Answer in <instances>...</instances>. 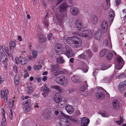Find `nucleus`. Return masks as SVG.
<instances>
[{
	"label": "nucleus",
	"mask_w": 126,
	"mask_h": 126,
	"mask_svg": "<svg viewBox=\"0 0 126 126\" xmlns=\"http://www.w3.org/2000/svg\"><path fill=\"white\" fill-rule=\"evenodd\" d=\"M73 34L81 37H87L88 39L91 38L93 35L92 32L90 31L87 30H85L80 32H75L73 33Z\"/></svg>",
	"instance_id": "1"
},
{
	"label": "nucleus",
	"mask_w": 126,
	"mask_h": 126,
	"mask_svg": "<svg viewBox=\"0 0 126 126\" xmlns=\"http://www.w3.org/2000/svg\"><path fill=\"white\" fill-rule=\"evenodd\" d=\"M97 90L98 92L96 93L95 94V96L97 99H102L104 98L105 93L109 95L107 91L101 87H99L98 88Z\"/></svg>",
	"instance_id": "2"
},
{
	"label": "nucleus",
	"mask_w": 126,
	"mask_h": 126,
	"mask_svg": "<svg viewBox=\"0 0 126 126\" xmlns=\"http://www.w3.org/2000/svg\"><path fill=\"white\" fill-rule=\"evenodd\" d=\"M55 81L57 83L63 85H66L68 81L67 78L63 76L56 77L55 79Z\"/></svg>",
	"instance_id": "3"
},
{
	"label": "nucleus",
	"mask_w": 126,
	"mask_h": 126,
	"mask_svg": "<svg viewBox=\"0 0 126 126\" xmlns=\"http://www.w3.org/2000/svg\"><path fill=\"white\" fill-rule=\"evenodd\" d=\"M64 50L65 55L68 57H71L73 55L74 53L72 48L68 46H65L64 47Z\"/></svg>",
	"instance_id": "4"
},
{
	"label": "nucleus",
	"mask_w": 126,
	"mask_h": 126,
	"mask_svg": "<svg viewBox=\"0 0 126 126\" xmlns=\"http://www.w3.org/2000/svg\"><path fill=\"white\" fill-rule=\"evenodd\" d=\"M117 63L116 66V68L117 69H120L124 64V62L122 58L120 56L117 57L116 58Z\"/></svg>",
	"instance_id": "5"
},
{
	"label": "nucleus",
	"mask_w": 126,
	"mask_h": 126,
	"mask_svg": "<svg viewBox=\"0 0 126 126\" xmlns=\"http://www.w3.org/2000/svg\"><path fill=\"white\" fill-rule=\"evenodd\" d=\"M31 104V101L29 99H27L24 101L22 107L27 112L30 111L31 110L30 105Z\"/></svg>",
	"instance_id": "6"
},
{
	"label": "nucleus",
	"mask_w": 126,
	"mask_h": 126,
	"mask_svg": "<svg viewBox=\"0 0 126 126\" xmlns=\"http://www.w3.org/2000/svg\"><path fill=\"white\" fill-rule=\"evenodd\" d=\"M76 38V39H75L72 45V46L73 47L78 48L82 44V41L81 39L78 37Z\"/></svg>",
	"instance_id": "7"
},
{
	"label": "nucleus",
	"mask_w": 126,
	"mask_h": 126,
	"mask_svg": "<svg viewBox=\"0 0 126 126\" xmlns=\"http://www.w3.org/2000/svg\"><path fill=\"white\" fill-rule=\"evenodd\" d=\"M101 31L105 33L106 32L108 26V24L106 20H104L102 21L101 25Z\"/></svg>",
	"instance_id": "8"
},
{
	"label": "nucleus",
	"mask_w": 126,
	"mask_h": 126,
	"mask_svg": "<svg viewBox=\"0 0 126 126\" xmlns=\"http://www.w3.org/2000/svg\"><path fill=\"white\" fill-rule=\"evenodd\" d=\"M60 125L61 126H70V124L67 119L61 118L60 120Z\"/></svg>",
	"instance_id": "9"
},
{
	"label": "nucleus",
	"mask_w": 126,
	"mask_h": 126,
	"mask_svg": "<svg viewBox=\"0 0 126 126\" xmlns=\"http://www.w3.org/2000/svg\"><path fill=\"white\" fill-rule=\"evenodd\" d=\"M89 21H91L94 24H97V19L96 16L95 15H92L89 16L88 18Z\"/></svg>",
	"instance_id": "10"
},
{
	"label": "nucleus",
	"mask_w": 126,
	"mask_h": 126,
	"mask_svg": "<svg viewBox=\"0 0 126 126\" xmlns=\"http://www.w3.org/2000/svg\"><path fill=\"white\" fill-rule=\"evenodd\" d=\"M70 12L72 15L76 16L79 14V11L77 7H72L70 8Z\"/></svg>",
	"instance_id": "11"
},
{
	"label": "nucleus",
	"mask_w": 126,
	"mask_h": 126,
	"mask_svg": "<svg viewBox=\"0 0 126 126\" xmlns=\"http://www.w3.org/2000/svg\"><path fill=\"white\" fill-rule=\"evenodd\" d=\"M81 123L83 126H87L90 122V120L85 117H83L81 119Z\"/></svg>",
	"instance_id": "12"
},
{
	"label": "nucleus",
	"mask_w": 126,
	"mask_h": 126,
	"mask_svg": "<svg viewBox=\"0 0 126 126\" xmlns=\"http://www.w3.org/2000/svg\"><path fill=\"white\" fill-rule=\"evenodd\" d=\"M109 11L108 20L109 22H112L115 16V14L114 12L112 10H110Z\"/></svg>",
	"instance_id": "13"
},
{
	"label": "nucleus",
	"mask_w": 126,
	"mask_h": 126,
	"mask_svg": "<svg viewBox=\"0 0 126 126\" xmlns=\"http://www.w3.org/2000/svg\"><path fill=\"white\" fill-rule=\"evenodd\" d=\"M120 104L119 101L116 99L113 101V108L115 110L119 109L120 108Z\"/></svg>",
	"instance_id": "14"
},
{
	"label": "nucleus",
	"mask_w": 126,
	"mask_h": 126,
	"mask_svg": "<svg viewBox=\"0 0 126 126\" xmlns=\"http://www.w3.org/2000/svg\"><path fill=\"white\" fill-rule=\"evenodd\" d=\"M75 27L78 29L79 30L83 26V24L82 21L79 20L77 19L75 21Z\"/></svg>",
	"instance_id": "15"
},
{
	"label": "nucleus",
	"mask_w": 126,
	"mask_h": 126,
	"mask_svg": "<svg viewBox=\"0 0 126 126\" xmlns=\"http://www.w3.org/2000/svg\"><path fill=\"white\" fill-rule=\"evenodd\" d=\"M67 7V5L65 3H63L59 6L60 11L61 12H64L66 10Z\"/></svg>",
	"instance_id": "16"
},
{
	"label": "nucleus",
	"mask_w": 126,
	"mask_h": 126,
	"mask_svg": "<svg viewBox=\"0 0 126 126\" xmlns=\"http://www.w3.org/2000/svg\"><path fill=\"white\" fill-rule=\"evenodd\" d=\"M8 93V91L7 90H5L4 91L1 90V97L3 98H4V100L5 102H6L7 98V95Z\"/></svg>",
	"instance_id": "17"
},
{
	"label": "nucleus",
	"mask_w": 126,
	"mask_h": 126,
	"mask_svg": "<svg viewBox=\"0 0 126 126\" xmlns=\"http://www.w3.org/2000/svg\"><path fill=\"white\" fill-rule=\"evenodd\" d=\"M65 108L67 112L69 114H71L73 112V108L69 105H66L65 106Z\"/></svg>",
	"instance_id": "18"
},
{
	"label": "nucleus",
	"mask_w": 126,
	"mask_h": 126,
	"mask_svg": "<svg viewBox=\"0 0 126 126\" xmlns=\"http://www.w3.org/2000/svg\"><path fill=\"white\" fill-rule=\"evenodd\" d=\"M60 94L58 93H56L54 97V101L56 103H59L61 101Z\"/></svg>",
	"instance_id": "19"
},
{
	"label": "nucleus",
	"mask_w": 126,
	"mask_h": 126,
	"mask_svg": "<svg viewBox=\"0 0 126 126\" xmlns=\"http://www.w3.org/2000/svg\"><path fill=\"white\" fill-rule=\"evenodd\" d=\"M77 36H74L72 37H68L67 38L66 42L67 43L69 44H70L72 46L75 40V38H77Z\"/></svg>",
	"instance_id": "20"
},
{
	"label": "nucleus",
	"mask_w": 126,
	"mask_h": 126,
	"mask_svg": "<svg viewBox=\"0 0 126 126\" xmlns=\"http://www.w3.org/2000/svg\"><path fill=\"white\" fill-rule=\"evenodd\" d=\"M18 61V62L22 65H24L26 63L28 62V60L25 58H19Z\"/></svg>",
	"instance_id": "21"
},
{
	"label": "nucleus",
	"mask_w": 126,
	"mask_h": 126,
	"mask_svg": "<svg viewBox=\"0 0 126 126\" xmlns=\"http://www.w3.org/2000/svg\"><path fill=\"white\" fill-rule=\"evenodd\" d=\"M126 85V80L124 81L121 82L119 84V90L120 92L122 91L124 86Z\"/></svg>",
	"instance_id": "22"
},
{
	"label": "nucleus",
	"mask_w": 126,
	"mask_h": 126,
	"mask_svg": "<svg viewBox=\"0 0 126 126\" xmlns=\"http://www.w3.org/2000/svg\"><path fill=\"white\" fill-rule=\"evenodd\" d=\"M103 45L105 46H107L108 45H109L110 46H112L111 40L110 36L108 37V39H105L104 40L103 42Z\"/></svg>",
	"instance_id": "23"
},
{
	"label": "nucleus",
	"mask_w": 126,
	"mask_h": 126,
	"mask_svg": "<svg viewBox=\"0 0 126 126\" xmlns=\"http://www.w3.org/2000/svg\"><path fill=\"white\" fill-rule=\"evenodd\" d=\"M81 65L83 67L82 70L83 72L84 73L87 72L88 70V68L86 63L85 62H82L81 63Z\"/></svg>",
	"instance_id": "24"
},
{
	"label": "nucleus",
	"mask_w": 126,
	"mask_h": 126,
	"mask_svg": "<svg viewBox=\"0 0 126 126\" xmlns=\"http://www.w3.org/2000/svg\"><path fill=\"white\" fill-rule=\"evenodd\" d=\"M113 54L114 55H116V53L115 52H113V53L111 52H108L106 55V57L107 59L109 60H111L112 58Z\"/></svg>",
	"instance_id": "25"
},
{
	"label": "nucleus",
	"mask_w": 126,
	"mask_h": 126,
	"mask_svg": "<svg viewBox=\"0 0 126 126\" xmlns=\"http://www.w3.org/2000/svg\"><path fill=\"white\" fill-rule=\"evenodd\" d=\"M34 90V87L31 86L30 85L28 86L27 87V93L28 94H30L33 92Z\"/></svg>",
	"instance_id": "26"
},
{
	"label": "nucleus",
	"mask_w": 126,
	"mask_h": 126,
	"mask_svg": "<svg viewBox=\"0 0 126 126\" xmlns=\"http://www.w3.org/2000/svg\"><path fill=\"white\" fill-rule=\"evenodd\" d=\"M95 38L96 39L99 41L101 38V33L100 31H96L95 33Z\"/></svg>",
	"instance_id": "27"
},
{
	"label": "nucleus",
	"mask_w": 126,
	"mask_h": 126,
	"mask_svg": "<svg viewBox=\"0 0 126 126\" xmlns=\"http://www.w3.org/2000/svg\"><path fill=\"white\" fill-rule=\"evenodd\" d=\"M110 3L104 2L102 4V7L104 10H107L110 7Z\"/></svg>",
	"instance_id": "28"
},
{
	"label": "nucleus",
	"mask_w": 126,
	"mask_h": 126,
	"mask_svg": "<svg viewBox=\"0 0 126 126\" xmlns=\"http://www.w3.org/2000/svg\"><path fill=\"white\" fill-rule=\"evenodd\" d=\"M71 79L74 82H77L79 81V77L77 76H74L71 78Z\"/></svg>",
	"instance_id": "29"
},
{
	"label": "nucleus",
	"mask_w": 126,
	"mask_h": 126,
	"mask_svg": "<svg viewBox=\"0 0 126 126\" xmlns=\"http://www.w3.org/2000/svg\"><path fill=\"white\" fill-rule=\"evenodd\" d=\"M99 113L103 117H108L109 116V115L106 111L103 110L99 111Z\"/></svg>",
	"instance_id": "30"
},
{
	"label": "nucleus",
	"mask_w": 126,
	"mask_h": 126,
	"mask_svg": "<svg viewBox=\"0 0 126 126\" xmlns=\"http://www.w3.org/2000/svg\"><path fill=\"white\" fill-rule=\"evenodd\" d=\"M0 61L2 62H6L7 61V56L5 55H3L1 57Z\"/></svg>",
	"instance_id": "31"
},
{
	"label": "nucleus",
	"mask_w": 126,
	"mask_h": 126,
	"mask_svg": "<svg viewBox=\"0 0 126 126\" xmlns=\"http://www.w3.org/2000/svg\"><path fill=\"white\" fill-rule=\"evenodd\" d=\"M16 41H11L9 45L10 48L11 49L14 48L16 46Z\"/></svg>",
	"instance_id": "32"
},
{
	"label": "nucleus",
	"mask_w": 126,
	"mask_h": 126,
	"mask_svg": "<svg viewBox=\"0 0 126 126\" xmlns=\"http://www.w3.org/2000/svg\"><path fill=\"white\" fill-rule=\"evenodd\" d=\"M64 61L62 57H59L57 59V63L59 64L64 63Z\"/></svg>",
	"instance_id": "33"
},
{
	"label": "nucleus",
	"mask_w": 126,
	"mask_h": 126,
	"mask_svg": "<svg viewBox=\"0 0 126 126\" xmlns=\"http://www.w3.org/2000/svg\"><path fill=\"white\" fill-rule=\"evenodd\" d=\"M39 42H40L43 43L45 41V38L43 35L41 34L39 38Z\"/></svg>",
	"instance_id": "34"
},
{
	"label": "nucleus",
	"mask_w": 126,
	"mask_h": 126,
	"mask_svg": "<svg viewBox=\"0 0 126 126\" xmlns=\"http://www.w3.org/2000/svg\"><path fill=\"white\" fill-rule=\"evenodd\" d=\"M111 78L110 77H105L104 78L102 81L103 82L108 83L111 80Z\"/></svg>",
	"instance_id": "35"
},
{
	"label": "nucleus",
	"mask_w": 126,
	"mask_h": 126,
	"mask_svg": "<svg viewBox=\"0 0 126 126\" xmlns=\"http://www.w3.org/2000/svg\"><path fill=\"white\" fill-rule=\"evenodd\" d=\"M44 86V89L43 90V91L44 92H48L49 91V88H48L47 87V85L45 84H43Z\"/></svg>",
	"instance_id": "36"
},
{
	"label": "nucleus",
	"mask_w": 126,
	"mask_h": 126,
	"mask_svg": "<svg viewBox=\"0 0 126 126\" xmlns=\"http://www.w3.org/2000/svg\"><path fill=\"white\" fill-rule=\"evenodd\" d=\"M63 71H56L54 72V74L55 76L56 77L58 76L61 74H63Z\"/></svg>",
	"instance_id": "37"
},
{
	"label": "nucleus",
	"mask_w": 126,
	"mask_h": 126,
	"mask_svg": "<svg viewBox=\"0 0 126 126\" xmlns=\"http://www.w3.org/2000/svg\"><path fill=\"white\" fill-rule=\"evenodd\" d=\"M59 68V66L58 65L56 64L54 65L52 67V70L53 71H58Z\"/></svg>",
	"instance_id": "38"
},
{
	"label": "nucleus",
	"mask_w": 126,
	"mask_h": 126,
	"mask_svg": "<svg viewBox=\"0 0 126 126\" xmlns=\"http://www.w3.org/2000/svg\"><path fill=\"white\" fill-rule=\"evenodd\" d=\"M126 76L123 73L120 74L118 75L116 77V78L118 79H122L123 78H125Z\"/></svg>",
	"instance_id": "39"
},
{
	"label": "nucleus",
	"mask_w": 126,
	"mask_h": 126,
	"mask_svg": "<svg viewBox=\"0 0 126 126\" xmlns=\"http://www.w3.org/2000/svg\"><path fill=\"white\" fill-rule=\"evenodd\" d=\"M32 53L33 57L35 58L37 56L38 54L37 52L34 50H33L32 51Z\"/></svg>",
	"instance_id": "40"
},
{
	"label": "nucleus",
	"mask_w": 126,
	"mask_h": 126,
	"mask_svg": "<svg viewBox=\"0 0 126 126\" xmlns=\"http://www.w3.org/2000/svg\"><path fill=\"white\" fill-rule=\"evenodd\" d=\"M6 119L5 117L4 116V117H3V118H2L1 121V124L2 126H5L6 125Z\"/></svg>",
	"instance_id": "41"
},
{
	"label": "nucleus",
	"mask_w": 126,
	"mask_h": 126,
	"mask_svg": "<svg viewBox=\"0 0 126 126\" xmlns=\"http://www.w3.org/2000/svg\"><path fill=\"white\" fill-rule=\"evenodd\" d=\"M52 88H54L55 89L57 90L59 92H61L62 91L61 89H60V87L58 86H52Z\"/></svg>",
	"instance_id": "42"
},
{
	"label": "nucleus",
	"mask_w": 126,
	"mask_h": 126,
	"mask_svg": "<svg viewBox=\"0 0 126 126\" xmlns=\"http://www.w3.org/2000/svg\"><path fill=\"white\" fill-rule=\"evenodd\" d=\"M106 52V49H104L101 50L100 52V56L101 57H103L105 54Z\"/></svg>",
	"instance_id": "43"
},
{
	"label": "nucleus",
	"mask_w": 126,
	"mask_h": 126,
	"mask_svg": "<svg viewBox=\"0 0 126 126\" xmlns=\"http://www.w3.org/2000/svg\"><path fill=\"white\" fill-rule=\"evenodd\" d=\"M85 53L89 58H90L92 56V52L90 50H87L85 51Z\"/></svg>",
	"instance_id": "44"
},
{
	"label": "nucleus",
	"mask_w": 126,
	"mask_h": 126,
	"mask_svg": "<svg viewBox=\"0 0 126 126\" xmlns=\"http://www.w3.org/2000/svg\"><path fill=\"white\" fill-rule=\"evenodd\" d=\"M14 82L15 85H17L19 83V79L18 78L16 75L15 77Z\"/></svg>",
	"instance_id": "45"
},
{
	"label": "nucleus",
	"mask_w": 126,
	"mask_h": 126,
	"mask_svg": "<svg viewBox=\"0 0 126 126\" xmlns=\"http://www.w3.org/2000/svg\"><path fill=\"white\" fill-rule=\"evenodd\" d=\"M85 56L84 54L82 53L78 56V58L79 59H85Z\"/></svg>",
	"instance_id": "46"
},
{
	"label": "nucleus",
	"mask_w": 126,
	"mask_h": 126,
	"mask_svg": "<svg viewBox=\"0 0 126 126\" xmlns=\"http://www.w3.org/2000/svg\"><path fill=\"white\" fill-rule=\"evenodd\" d=\"M109 67L107 66L106 64H103L101 68V69L102 70H105L106 69L108 68Z\"/></svg>",
	"instance_id": "47"
},
{
	"label": "nucleus",
	"mask_w": 126,
	"mask_h": 126,
	"mask_svg": "<svg viewBox=\"0 0 126 126\" xmlns=\"http://www.w3.org/2000/svg\"><path fill=\"white\" fill-rule=\"evenodd\" d=\"M42 66L40 65H38L34 66V69L36 70H38L40 69L42 67Z\"/></svg>",
	"instance_id": "48"
},
{
	"label": "nucleus",
	"mask_w": 126,
	"mask_h": 126,
	"mask_svg": "<svg viewBox=\"0 0 126 126\" xmlns=\"http://www.w3.org/2000/svg\"><path fill=\"white\" fill-rule=\"evenodd\" d=\"M55 50L62 49L61 47V45L60 44H57L55 46Z\"/></svg>",
	"instance_id": "49"
},
{
	"label": "nucleus",
	"mask_w": 126,
	"mask_h": 126,
	"mask_svg": "<svg viewBox=\"0 0 126 126\" xmlns=\"http://www.w3.org/2000/svg\"><path fill=\"white\" fill-rule=\"evenodd\" d=\"M57 53L58 55H60L62 54L63 52V51L62 50V49H59L58 50H55Z\"/></svg>",
	"instance_id": "50"
},
{
	"label": "nucleus",
	"mask_w": 126,
	"mask_h": 126,
	"mask_svg": "<svg viewBox=\"0 0 126 126\" xmlns=\"http://www.w3.org/2000/svg\"><path fill=\"white\" fill-rule=\"evenodd\" d=\"M4 50V48L3 46H1L0 47V54H2Z\"/></svg>",
	"instance_id": "51"
},
{
	"label": "nucleus",
	"mask_w": 126,
	"mask_h": 126,
	"mask_svg": "<svg viewBox=\"0 0 126 126\" xmlns=\"http://www.w3.org/2000/svg\"><path fill=\"white\" fill-rule=\"evenodd\" d=\"M56 17L58 20H62V17L61 16V14H57L56 15Z\"/></svg>",
	"instance_id": "52"
},
{
	"label": "nucleus",
	"mask_w": 126,
	"mask_h": 126,
	"mask_svg": "<svg viewBox=\"0 0 126 126\" xmlns=\"http://www.w3.org/2000/svg\"><path fill=\"white\" fill-rule=\"evenodd\" d=\"M9 51V50L8 49H7L6 50H5V52H6L7 53V54H8V55L9 56H10V58H11V59L13 60V56L12 55V54L13 53V51L12 52V54H9V53H8L7 52V51Z\"/></svg>",
	"instance_id": "53"
},
{
	"label": "nucleus",
	"mask_w": 126,
	"mask_h": 126,
	"mask_svg": "<svg viewBox=\"0 0 126 126\" xmlns=\"http://www.w3.org/2000/svg\"><path fill=\"white\" fill-rule=\"evenodd\" d=\"M13 70L16 73H18V71L17 70V66L16 65H14V66L13 67Z\"/></svg>",
	"instance_id": "54"
},
{
	"label": "nucleus",
	"mask_w": 126,
	"mask_h": 126,
	"mask_svg": "<svg viewBox=\"0 0 126 126\" xmlns=\"http://www.w3.org/2000/svg\"><path fill=\"white\" fill-rule=\"evenodd\" d=\"M87 87L84 86H82L79 89V90L81 91H84L86 89Z\"/></svg>",
	"instance_id": "55"
},
{
	"label": "nucleus",
	"mask_w": 126,
	"mask_h": 126,
	"mask_svg": "<svg viewBox=\"0 0 126 126\" xmlns=\"http://www.w3.org/2000/svg\"><path fill=\"white\" fill-rule=\"evenodd\" d=\"M80 114L79 111L78 110H77L76 111L75 115H76L78 116Z\"/></svg>",
	"instance_id": "56"
},
{
	"label": "nucleus",
	"mask_w": 126,
	"mask_h": 126,
	"mask_svg": "<svg viewBox=\"0 0 126 126\" xmlns=\"http://www.w3.org/2000/svg\"><path fill=\"white\" fill-rule=\"evenodd\" d=\"M10 114L9 115V118L11 120L12 119V115H13V113H12V110L11 109H10Z\"/></svg>",
	"instance_id": "57"
},
{
	"label": "nucleus",
	"mask_w": 126,
	"mask_h": 126,
	"mask_svg": "<svg viewBox=\"0 0 126 126\" xmlns=\"http://www.w3.org/2000/svg\"><path fill=\"white\" fill-rule=\"evenodd\" d=\"M9 105L11 107H13L14 105V100L9 102Z\"/></svg>",
	"instance_id": "58"
},
{
	"label": "nucleus",
	"mask_w": 126,
	"mask_h": 126,
	"mask_svg": "<svg viewBox=\"0 0 126 126\" xmlns=\"http://www.w3.org/2000/svg\"><path fill=\"white\" fill-rule=\"evenodd\" d=\"M93 51L94 52H97L98 51L97 47H94L93 48Z\"/></svg>",
	"instance_id": "59"
},
{
	"label": "nucleus",
	"mask_w": 126,
	"mask_h": 126,
	"mask_svg": "<svg viewBox=\"0 0 126 126\" xmlns=\"http://www.w3.org/2000/svg\"><path fill=\"white\" fill-rule=\"evenodd\" d=\"M120 0H116L115 3L117 5L120 4Z\"/></svg>",
	"instance_id": "60"
},
{
	"label": "nucleus",
	"mask_w": 126,
	"mask_h": 126,
	"mask_svg": "<svg viewBox=\"0 0 126 126\" xmlns=\"http://www.w3.org/2000/svg\"><path fill=\"white\" fill-rule=\"evenodd\" d=\"M115 122L117 123L119 125H120L123 123V122H122L119 121H116Z\"/></svg>",
	"instance_id": "61"
},
{
	"label": "nucleus",
	"mask_w": 126,
	"mask_h": 126,
	"mask_svg": "<svg viewBox=\"0 0 126 126\" xmlns=\"http://www.w3.org/2000/svg\"><path fill=\"white\" fill-rule=\"evenodd\" d=\"M52 34L51 33H50L48 35V38L49 40L50 39V38L52 37Z\"/></svg>",
	"instance_id": "62"
},
{
	"label": "nucleus",
	"mask_w": 126,
	"mask_h": 126,
	"mask_svg": "<svg viewBox=\"0 0 126 126\" xmlns=\"http://www.w3.org/2000/svg\"><path fill=\"white\" fill-rule=\"evenodd\" d=\"M84 86L85 87H86L87 88L88 87V85L86 81H85L84 82Z\"/></svg>",
	"instance_id": "63"
},
{
	"label": "nucleus",
	"mask_w": 126,
	"mask_h": 126,
	"mask_svg": "<svg viewBox=\"0 0 126 126\" xmlns=\"http://www.w3.org/2000/svg\"><path fill=\"white\" fill-rule=\"evenodd\" d=\"M29 73L28 72H26L23 76L24 78H26L27 76H29Z\"/></svg>",
	"instance_id": "64"
}]
</instances>
